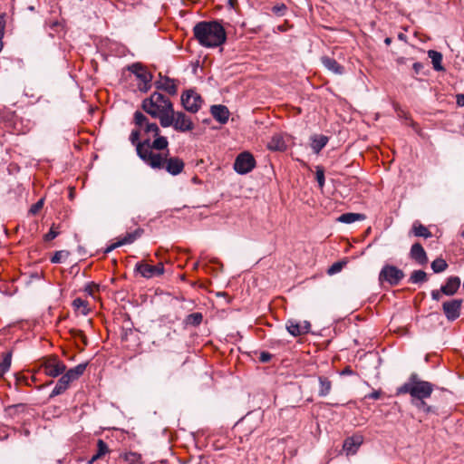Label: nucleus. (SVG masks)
I'll return each mask as SVG.
<instances>
[{
	"label": "nucleus",
	"instance_id": "nucleus-1",
	"mask_svg": "<svg viewBox=\"0 0 464 464\" xmlns=\"http://www.w3.org/2000/svg\"><path fill=\"white\" fill-rule=\"evenodd\" d=\"M434 385L427 381L421 380L415 372L411 373L408 381L397 389L396 395L410 394L411 404L419 411L425 413L433 412V407L425 402V399L430 397Z\"/></svg>",
	"mask_w": 464,
	"mask_h": 464
},
{
	"label": "nucleus",
	"instance_id": "nucleus-2",
	"mask_svg": "<svg viewBox=\"0 0 464 464\" xmlns=\"http://www.w3.org/2000/svg\"><path fill=\"white\" fill-rule=\"evenodd\" d=\"M141 108L151 117L158 118L160 125H168L169 114L172 112L173 104L163 94L154 92L149 98L142 101Z\"/></svg>",
	"mask_w": 464,
	"mask_h": 464
},
{
	"label": "nucleus",
	"instance_id": "nucleus-3",
	"mask_svg": "<svg viewBox=\"0 0 464 464\" xmlns=\"http://www.w3.org/2000/svg\"><path fill=\"white\" fill-rule=\"evenodd\" d=\"M146 150L140 149L141 160L152 169H165L169 174L176 176L184 169V162L178 157L168 158V153L151 154Z\"/></svg>",
	"mask_w": 464,
	"mask_h": 464
},
{
	"label": "nucleus",
	"instance_id": "nucleus-4",
	"mask_svg": "<svg viewBox=\"0 0 464 464\" xmlns=\"http://www.w3.org/2000/svg\"><path fill=\"white\" fill-rule=\"evenodd\" d=\"M227 39L224 27L217 21L205 22V47H218Z\"/></svg>",
	"mask_w": 464,
	"mask_h": 464
},
{
	"label": "nucleus",
	"instance_id": "nucleus-5",
	"mask_svg": "<svg viewBox=\"0 0 464 464\" xmlns=\"http://www.w3.org/2000/svg\"><path fill=\"white\" fill-rule=\"evenodd\" d=\"M169 121H170L168 125H161L163 128L172 126L176 130L185 132L191 130L194 127L191 119L182 111H174L169 114Z\"/></svg>",
	"mask_w": 464,
	"mask_h": 464
},
{
	"label": "nucleus",
	"instance_id": "nucleus-6",
	"mask_svg": "<svg viewBox=\"0 0 464 464\" xmlns=\"http://www.w3.org/2000/svg\"><path fill=\"white\" fill-rule=\"evenodd\" d=\"M404 276V272L401 269L392 265H385L379 274V281L381 283L387 282L394 286L399 285Z\"/></svg>",
	"mask_w": 464,
	"mask_h": 464
},
{
	"label": "nucleus",
	"instance_id": "nucleus-7",
	"mask_svg": "<svg viewBox=\"0 0 464 464\" xmlns=\"http://www.w3.org/2000/svg\"><path fill=\"white\" fill-rule=\"evenodd\" d=\"M255 167L256 160L248 151L239 153L233 165L235 171L241 175L249 173Z\"/></svg>",
	"mask_w": 464,
	"mask_h": 464
},
{
	"label": "nucleus",
	"instance_id": "nucleus-8",
	"mask_svg": "<svg viewBox=\"0 0 464 464\" xmlns=\"http://www.w3.org/2000/svg\"><path fill=\"white\" fill-rule=\"evenodd\" d=\"M129 70L135 74L136 78L140 82L139 90L147 92L151 87L152 74L148 72L140 63H134L130 66Z\"/></svg>",
	"mask_w": 464,
	"mask_h": 464
},
{
	"label": "nucleus",
	"instance_id": "nucleus-9",
	"mask_svg": "<svg viewBox=\"0 0 464 464\" xmlns=\"http://www.w3.org/2000/svg\"><path fill=\"white\" fill-rule=\"evenodd\" d=\"M154 140L152 141L150 140V138H146L142 142H139L137 144V154L141 159V156L143 155L140 153V149L146 150L147 148L149 152L151 154H156V152H153V150H162L168 148L169 141L166 137L160 136V134L156 137H153ZM159 152H157L158 154Z\"/></svg>",
	"mask_w": 464,
	"mask_h": 464
},
{
	"label": "nucleus",
	"instance_id": "nucleus-10",
	"mask_svg": "<svg viewBox=\"0 0 464 464\" xmlns=\"http://www.w3.org/2000/svg\"><path fill=\"white\" fill-rule=\"evenodd\" d=\"M134 122L140 128H142L147 138L156 137L160 134V128L156 123L149 122L148 118L140 111H135Z\"/></svg>",
	"mask_w": 464,
	"mask_h": 464
},
{
	"label": "nucleus",
	"instance_id": "nucleus-11",
	"mask_svg": "<svg viewBox=\"0 0 464 464\" xmlns=\"http://www.w3.org/2000/svg\"><path fill=\"white\" fill-rule=\"evenodd\" d=\"M201 102L200 95L192 90H188L181 95V103L188 111L197 112L201 106Z\"/></svg>",
	"mask_w": 464,
	"mask_h": 464
},
{
	"label": "nucleus",
	"instance_id": "nucleus-12",
	"mask_svg": "<svg viewBox=\"0 0 464 464\" xmlns=\"http://www.w3.org/2000/svg\"><path fill=\"white\" fill-rule=\"evenodd\" d=\"M44 372L51 377H57L63 373L66 370L65 364L57 357H49L43 363Z\"/></svg>",
	"mask_w": 464,
	"mask_h": 464
},
{
	"label": "nucleus",
	"instance_id": "nucleus-13",
	"mask_svg": "<svg viewBox=\"0 0 464 464\" xmlns=\"http://www.w3.org/2000/svg\"><path fill=\"white\" fill-rule=\"evenodd\" d=\"M462 299H452L442 304V310L449 321H454L460 315Z\"/></svg>",
	"mask_w": 464,
	"mask_h": 464
},
{
	"label": "nucleus",
	"instance_id": "nucleus-14",
	"mask_svg": "<svg viewBox=\"0 0 464 464\" xmlns=\"http://www.w3.org/2000/svg\"><path fill=\"white\" fill-rule=\"evenodd\" d=\"M285 327L291 335L297 337L309 333L311 324L308 321H304L301 323L291 319L286 322Z\"/></svg>",
	"mask_w": 464,
	"mask_h": 464
},
{
	"label": "nucleus",
	"instance_id": "nucleus-15",
	"mask_svg": "<svg viewBox=\"0 0 464 464\" xmlns=\"http://www.w3.org/2000/svg\"><path fill=\"white\" fill-rule=\"evenodd\" d=\"M159 76L160 79L157 80L154 83L155 87L159 90L167 92L170 95H176L178 92V85L176 80L167 76H162L161 73H160Z\"/></svg>",
	"mask_w": 464,
	"mask_h": 464
},
{
	"label": "nucleus",
	"instance_id": "nucleus-16",
	"mask_svg": "<svg viewBox=\"0 0 464 464\" xmlns=\"http://www.w3.org/2000/svg\"><path fill=\"white\" fill-rule=\"evenodd\" d=\"M137 270L140 273V275L146 278H151L156 276H160L164 272V267L162 264H158L156 266H151L149 264H140L137 265Z\"/></svg>",
	"mask_w": 464,
	"mask_h": 464
},
{
	"label": "nucleus",
	"instance_id": "nucleus-17",
	"mask_svg": "<svg viewBox=\"0 0 464 464\" xmlns=\"http://www.w3.org/2000/svg\"><path fill=\"white\" fill-rule=\"evenodd\" d=\"M362 442L363 438L362 435H353L352 437H348L343 442V450L346 452L347 455H353L357 452Z\"/></svg>",
	"mask_w": 464,
	"mask_h": 464
},
{
	"label": "nucleus",
	"instance_id": "nucleus-18",
	"mask_svg": "<svg viewBox=\"0 0 464 464\" xmlns=\"http://www.w3.org/2000/svg\"><path fill=\"white\" fill-rule=\"evenodd\" d=\"M410 256L420 266L426 265L428 262L427 254L420 243H415L411 246Z\"/></svg>",
	"mask_w": 464,
	"mask_h": 464
},
{
	"label": "nucleus",
	"instance_id": "nucleus-19",
	"mask_svg": "<svg viewBox=\"0 0 464 464\" xmlns=\"http://www.w3.org/2000/svg\"><path fill=\"white\" fill-rule=\"evenodd\" d=\"M210 112L214 119L218 121L220 124H225L227 122L229 118V111L225 105H212L210 107Z\"/></svg>",
	"mask_w": 464,
	"mask_h": 464
},
{
	"label": "nucleus",
	"instance_id": "nucleus-20",
	"mask_svg": "<svg viewBox=\"0 0 464 464\" xmlns=\"http://www.w3.org/2000/svg\"><path fill=\"white\" fill-rule=\"evenodd\" d=\"M460 286V278L459 276H450L445 285H441L440 291L443 295L451 296L457 293Z\"/></svg>",
	"mask_w": 464,
	"mask_h": 464
},
{
	"label": "nucleus",
	"instance_id": "nucleus-21",
	"mask_svg": "<svg viewBox=\"0 0 464 464\" xmlns=\"http://www.w3.org/2000/svg\"><path fill=\"white\" fill-rule=\"evenodd\" d=\"M310 140L313 151L318 154L326 146L329 138L323 134H314Z\"/></svg>",
	"mask_w": 464,
	"mask_h": 464
},
{
	"label": "nucleus",
	"instance_id": "nucleus-22",
	"mask_svg": "<svg viewBox=\"0 0 464 464\" xmlns=\"http://www.w3.org/2000/svg\"><path fill=\"white\" fill-rule=\"evenodd\" d=\"M321 62L327 70L331 71L335 74H343L344 72L343 66L339 64L337 61L334 58H331L329 56H323L321 58Z\"/></svg>",
	"mask_w": 464,
	"mask_h": 464
},
{
	"label": "nucleus",
	"instance_id": "nucleus-23",
	"mask_svg": "<svg viewBox=\"0 0 464 464\" xmlns=\"http://www.w3.org/2000/svg\"><path fill=\"white\" fill-rule=\"evenodd\" d=\"M267 149L273 151H284L286 144L280 134H275L267 143Z\"/></svg>",
	"mask_w": 464,
	"mask_h": 464
},
{
	"label": "nucleus",
	"instance_id": "nucleus-24",
	"mask_svg": "<svg viewBox=\"0 0 464 464\" xmlns=\"http://www.w3.org/2000/svg\"><path fill=\"white\" fill-rule=\"evenodd\" d=\"M87 363H81L77 366L68 370L65 372L63 376L70 381V382L77 380L80 376H82L86 369Z\"/></svg>",
	"mask_w": 464,
	"mask_h": 464
},
{
	"label": "nucleus",
	"instance_id": "nucleus-25",
	"mask_svg": "<svg viewBox=\"0 0 464 464\" xmlns=\"http://www.w3.org/2000/svg\"><path fill=\"white\" fill-rule=\"evenodd\" d=\"M87 363H81L77 366L68 370L65 372L63 376L70 381V382L77 380L80 376H82L86 369Z\"/></svg>",
	"mask_w": 464,
	"mask_h": 464
},
{
	"label": "nucleus",
	"instance_id": "nucleus-26",
	"mask_svg": "<svg viewBox=\"0 0 464 464\" xmlns=\"http://www.w3.org/2000/svg\"><path fill=\"white\" fill-rule=\"evenodd\" d=\"M318 382H319L318 395L320 397L327 396L331 392V390H332V382L329 380L328 377H325V376H319Z\"/></svg>",
	"mask_w": 464,
	"mask_h": 464
},
{
	"label": "nucleus",
	"instance_id": "nucleus-27",
	"mask_svg": "<svg viewBox=\"0 0 464 464\" xmlns=\"http://www.w3.org/2000/svg\"><path fill=\"white\" fill-rule=\"evenodd\" d=\"M70 383H71L70 381L68 379H66L65 376L63 375L58 380V382H57L54 389L53 390L50 397H55L57 395L62 394L63 392H64L68 389Z\"/></svg>",
	"mask_w": 464,
	"mask_h": 464
},
{
	"label": "nucleus",
	"instance_id": "nucleus-28",
	"mask_svg": "<svg viewBox=\"0 0 464 464\" xmlns=\"http://www.w3.org/2000/svg\"><path fill=\"white\" fill-rule=\"evenodd\" d=\"M363 214L359 213H344L342 214L340 217H338L337 220L342 223L345 224H351L355 221L363 220L364 219Z\"/></svg>",
	"mask_w": 464,
	"mask_h": 464
},
{
	"label": "nucleus",
	"instance_id": "nucleus-29",
	"mask_svg": "<svg viewBox=\"0 0 464 464\" xmlns=\"http://www.w3.org/2000/svg\"><path fill=\"white\" fill-rule=\"evenodd\" d=\"M109 452L110 450L108 445L102 440H99L97 442V452L92 457L89 462L92 463L95 460L102 459L104 455H106Z\"/></svg>",
	"mask_w": 464,
	"mask_h": 464
},
{
	"label": "nucleus",
	"instance_id": "nucleus-30",
	"mask_svg": "<svg viewBox=\"0 0 464 464\" xmlns=\"http://www.w3.org/2000/svg\"><path fill=\"white\" fill-rule=\"evenodd\" d=\"M142 232V229L138 228L133 232L127 233L123 237L117 241V245L123 246L126 244H130L134 242L137 238H139L141 236Z\"/></svg>",
	"mask_w": 464,
	"mask_h": 464
},
{
	"label": "nucleus",
	"instance_id": "nucleus-31",
	"mask_svg": "<svg viewBox=\"0 0 464 464\" xmlns=\"http://www.w3.org/2000/svg\"><path fill=\"white\" fill-rule=\"evenodd\" d=\"M428 56L431 59V63L433 64V68L436 71H442L443 70V67L441 65L442 54L440 52L434 51V50H430L428 52Z\"/></svg>",
	"mask_w": 464,
	"mask_h": 464
},
{
	"label": "nucleus",
	"instance_id": "nucleus-32",
	"mask_svg": "<svg viewBox=\"0 0 464 464\" xmlns=\"http://www.w3.org/2000/svg\"><path fill=\"white\" fill-rule=\"evenodd\" d=\"M195 39L189 42V48H192L193 44L198 43L203 45V22L198 23L194 27Z\"/></svg>",
	"mask_w": 464,
	"mask_h": 464
},
{
	"label": "nucleus",
	"instance_id": "nucleus-33",
	"mask_svg": "<svg viewBox=\"0 0 464 464\" xmlns=\"http://www.w3.org/2000/svg\"><path fill=\"white\" fill-rule=\"evenodd\" d=\"M72 306L75 309V311H77L82 315L88 314L90 311L88 307V303L81 298L74 299L72 302Z\"/></svg>",
	"mask_w": 464,
	"mask_h": 464
},
{
	"label": "nucleus",
	"instance_id": "nucleus-34",
	"mask_svg": "<svg viewBox=\"0 0 464 464\" xmlns=\"http://www.w3.org/2000/svg\"><path fill=\"white\" fill-rule=\"evenodd\" d=\"M426 281L427 274L423 270H414L409 278V282L411 284H420Z\"/></svg>",
	"mask_w": 464,
	"mask_h": 464
},
{
	"label": "nucleus",
	"instance_id": "nucleus-35",
	"mask_svg": "<svg viewBox=\"0 0 464 464\" xmlns=\"http://www.w3.org/2000/svg\"><path fill=\"white\" fill-rule=\"evenodd\" d=\"M12 361V353L7 352L4 354L3 361L0 362V379L10 369Z\"/></svg>",
	"mask_w": 464,
	"mask_h": 464
},
{
	"label": "nucleus",
	"instance_id": "nucleus-36",
	"mask_svg": "<svg viewBox=\"0 0 464 464\" xmlns=\"http://www.w3.org/2000/svg\"><path fill=\"white\" fill-rule=\"evenodd\" d=\"M412 233L415 237H422L425 238L431 237V233L429 229L421 224H414L412 227Z\"/></svg>",
	"mask_w": 464,
	"mask_h": 464
},
{
	"label": "nucleus",
	"instance_id": "nucleus-37",
	"mask_svg": "<svg viewBox=\"0 0 464 464\" xmlns=\"http://www.w3.org/2000/svg\"><path fill=\"white\" fill-rule=\"evenodd\" d=\"M431 268L434 273H441L448 268V264L443 258H436L431 263Z\"/></svg>",
	"mask_w": 464,
	"mask_h": 464
},
{
	"label": "nucleus",
	"instance_id": "nucleus-38",
	"mask_svg": "<svg viewBox=\"0 0 464 464\" xmlns=\"http://www.w3.org/2000/svg\"><path fill=\"white\" fill-rule=\"evenodd\" d=\"M123 458L129 464H142L141 456L139 453L128 452Z\"/></svg>",
	"mask_w": 464,
	"mask_h": 464
},
{
	"label": "nucleus",
	"instance_id": "nucleus-39",
	"mask_svg": "<svg viewBox=\"0 0 464 464\" xmlns=\"http://www.w3.org/2000/svg\"><path fill=\"white\" fill-rule=\"evenodd\" d=\"M202 314L200 313L191 314L187 317V324L192 325H198L201 323Z\"/></svg>",
	"mask_w": 464,
	"mask_h": 464
},
{
	"label": "nucleus",
	"instance_id": "nucleus-40",
	"mask_svg": "<svg viewBox=\"0 0 464 464\" xmlns=\"http://www.w3.org/2000/svg\"><path fill=\"white\" fill-rule=\"evenodd\" d=\"M315 178L319 187L322 188L324 186V170L321 167H317L315 172Z\"/></svg>",
	"mask_w": 464,
	"mask_h": 464
},
{
	"label": "nucleus",
	"instance_id": "nucleus-41",
	"mask_svg": "<svg viewBox=\"0 0 464 464\" xmlns=\"http://www.w3.org/2000/svg\"><path fill=\"white\" fill-rule=\"evenodd\" d=\"M68 256L69 253L67 251H57L51 258V262L54 264L60 263L63 257H67Z\"/></svg>",
	"mask_w": 464,
	"mask_h": 464
},
{
	"label": "nucleus",
	"instance_id": "nucleus-42",
	"mask_svg": "<svg viewBox=\"0 0 464 464\" xmlns=\"http://www.w3.org/2000/svg\"><path fill=\"white\" fill-rule=\"evenodd\" d=\"M343 262H335L328 268L327 274L330 276L337 274L343 269Z\"/></svg>",
	"mask_w": 464,
	"mask_h": 464
},
{
	"label": "nucleus",
	"instance_id": "nucleus-43",
	"mask_svg": "<svg viewBox=\"0 0 464 464\" xmlns=\"http://www.w3.org/2000/svg\"><path fill=\"white\" fill-rule=\"evenodd\" d=\"M287 7L285 4L276 5L272 7V12L277 16H283Z\"/></svg>",
	"mask_w": 464,
	"mask_h": 464
},
{
	"label": "nucleus",
	"instance_id": "nucleus-44",
	"mask_svg": "<svg viewBox=\"0 0 464 464\" xmlns=\"http://www.w3.org/2000/svg\"><path fill=\"white\" fill-rule=\"evenodd\" d=\"M59 235V231L56 230L54 226L50 228V231L44 236L46 241L54 239Z\"/></svg>",
	"mask_w": 464,
	"mask_h": 464
},
{
	"label": "nucleus",
	"instance_id": "nucleus-45",
	"mask_svg": "<svg viewBox=\"0 0 464 464\" xmlns=\"http://www.w3.org/2000/svg\"><path fill=\"white\" fill-rule=\"evenodd\" d=\"M140 136V130H133L130 136V140L131 143L137 146V144L140 142L139 141Z\"/></svg>",
	"mask_w": 464,
	"mask_h": 464
},
{
	"label": "nucleus",
	"instance_id": "nucleus-46",
	"mask_svg": "<svg viewBox=\"0 0 464 464\" xmlns=\"http://www.w3.org/2000/svg\"><path fill=\"white\" fill-rule=\"evenodd\" d=\"M43 205H44V199H40L38 202H36L35 204H34L31 207L30 212L32 214H36L43 208Z\"/></svg>",
	"mask_w": 464,
	"mask_h": 464
},
{
	"label": "nucleus",
	"instance_id": "nucleus-47",
	"mask_svg": "<svg viewBox=\"0 0 464 464\" xmlns=\"http://www.w3.org/2000/svg\"><path fill=\"white\" fill-rule=\"evenodd\" d=\"M272 359V354L268 352H262L259 355V361L261 362H268Z\"/></svg>",
	"mask_w": 464,
	"mask_h": 464
},
{
	"label": "nucleus",
	"instance_id": "nucleus-48",
	"mask_svg": "<svg viewBox=\"0 0 464 464\" xmlns=\"http://www.w3.org/2000/svg\"><path fill=\"white\" fill-rule=\"evenodd\" d=\"M431 298L435 301H439L441 298L442 292L440 290H432L431 291Z\"/></svg>",
	"mask_w": 464,
	"mask_h": 464
},
{
	"label": "nucleus",
	"instance_id": "nucleus-49",
	"mask_svg": "<svg viewBox=\"0 0 464 464\" xmlns=\"http://www.w3.org/2000/svg\"><path fill=\"white\" fill-rule=\"evenodd\" d=\"M381 397V392L380 391H374L368 395L365 396V398L372 399V400H378Z\"/></svg>",
	"mask_w": 464,
	"mask_h": 464
},
{
	"label": "nucleus",
	"instance_id": "nucleus-50",
	"mask_svg": "<svg viewBox=\"0 0 464 464\" xmlns=\"http://www.w3.org/2000/svg\"><path fill=\"white\" fill-rule=\"evenodd\" d=\"M73 333L75 334V336H78L81 338V341H82V343L84 344H87V340H86V336L83 334V333L80 330H75L73 331Z\"/></svg>",
	"mask_w": 464,
	"mask_h": 464
},
{
	"label": "nucleus",
	"instance_id": "nucleus-51",
	"mask_svg": "<svg viewBox=\"0 0 464 464\" xmlns=\"http://www.w3.org/2000/svg\"><path fill=\"white\" fill-rule=\"evenodd\" d=\"M412 68L414 72L418 74L423 68V64L421 63L416 62L413 63Z\"/></svg>",
	"mask_w": 464,
	"mask_h": 464
},
{
	"label": "nucleus",
	"instance_id": "nucleus-52",
	"mask_svg": "<svg viewBox=\"0 0 464 464\" xmlns=\"http://www.w3.org/2000/svg\"><path fill=\"white\" fill-rule=\"evenodd\" d=\"M456 99H457V104L459 106L464 107V93L458 94L456 96Z\"/></svg>",
	"mask_w": 464,
	"mask_h": 464
},
{
	"label": "nucleus",
	"instance_id": "nucleus-53",
	"mask_svg": "<svg viewBox=\"0 0 464 464\" xmlns=\"http://www.w3.org/2000/svg\"><path fill=\"white\" fill-rule=\"evenodd\" d=\"M353 374V371L351 369V367L347 366L345 367L342 372L341 375H352Z\"/></svg>",
	"mask_w": 464,
	"mask_h": 464
},
{
	"label": "nucleus",
	"instance_id": "nucleus-54",
	"mask_svg": "<svg viewBox=\"0 0 464 464\" xmlns=\"http://www.w3.org/2000/svg\"><path fill=\"white\" fill-rule=\"evenodd\" d=\"M3 35H4V24L0 21V51L3 48V42H2Z\"/></svg>",
	"mask_w": 464,
	"mask_h": 464
},
{
	"label": "nucleus",
	"instance_id": "nucleus-55",
	"mask_svg": "<svg viewBox=\"0 0 464 464\" xmlns=\"http://www.w3.org/2000/svg\"><path fill=\"white\" fill-rule=\"evenodd\" d=\"M119 246H121V245H117V242H116V243L111 245L110 246H108L106 248V250H105V253H109V252L114 250L116 247H119Z\"/></svg>",
	"mask_w": 464,
	"mask_h": 464
},
{
	"label": "nucleus",
	"instance_id": "nucleus-56",
	"mask_svg": "<svg viewBox=\"0 0 464 464\" xmlns=\"http://www.w3.org/2000/svg\"><path fill=\"white\" fill-rule=\"evenodd\" d=\"M193 66H194V69H193V70H194V72H196V71H197V68H198V67L200 68V70H203V66H202V65H200V62H199V60H198V59H197V60L193 63Z\"/></svg>",
	"mask_w": 464,
	"mask_h": 464
},
{
	"label": "nucleus",
	"instance_id": "nucleus-57",
	"mask_svg": "<svg viewBox=\"0 0 464 464\" xmlns=\"http://www.w3.org/2000/svg\"><path fill=\"white\" fill-rule=\"evenodd\" d=\"M96 288H97V286H96V285H93V286L89 285V286H87V287H86V291H87L90 295H92V294H93V292H94V289H96Z\"/></svg>",
	"mask_w": 464,
	"mask_h": 464
},
{
	"label": "nucleus",
	"instance_id": "nucleus-58",
	"mask_svg": "<svg viewBox=\"0 0 464 464\" xmlns=\"http://www.w3.org/2000/svg\"><path fill=\"white\" fill-rule=\"evenodd\" d=\"M398 39H399V40H401V41H404V42H406V40H407V36H406L403 33H400V34H398Z\"/></svg>",
	"mask_w": 464,
	"mask_h": 464
},
{
	"label": "nucleus",
	"instance_id": "nucleus-59",
	"mask_svg": "<svg viewBox=\"0 0 464 464\" xmlns=\"http://www.w3.org/2000/svg\"><path fill=\"white\" fill-rule=\"evenodd\" d=\"M213 268L210 267L208 265H207L205 263V268H204V271H205V274L208 273V270H212Z\"/></svg>",
	"mask_w": 464,
	"mask_h": 464
},
{
	"label": "nucleus",
	"instance_id": "nucleus-60",
	"mask_svg": "<svg viewBox=\"0 0 464 464\" xmlns=\"http://www.w3.org/2000/svg\"><path fill=\"white\" fill-rule=\"evenodd\" d=\"M384 43H385V44L390 45L392 44V38L386 37L384 39Z\"/></svg>",
	"mask_w": 464,
	"mask_h": 464
},
{
	"label": "nucleus",
	"instance_id": "nucleus-61",
	"mask_svg": "<svg viewBox=\"0 0 464 464\" xmlns=\"http://www.w3.org/2000/svg\"><path fill=\"white\" fill-rule=\"evenodd\" d=\"M236 2H237V0H229V4H230L231 5H233Z\"/></svg>",
	"mask_w": 464,
	"mask_h": 464
},
{
	"label": "nucleus",
	"instance_id": "nucleus-62",
	"mask_svg": "<svg viewBox=\"0 0 464 464\" xmlns=\"http://www.w3.org/2000/svg\"><path fill=\"white\" fill-rule=\"evenodd\" d=\"M461 237H464V230L461 232Z\"/></svg>",
	"mask_w": 464,
	"mask_h": 464
}]
</instances>
